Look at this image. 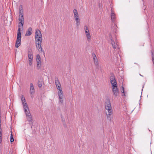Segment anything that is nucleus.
I'll return each instance as SVG.
<instances>
[{"mask_svg":"<svg viewBox=\"0 0 154 154\" xmlns=\"http://www.w3.org/2000/svg\"><path fill=\"white\" fill-rule=\"evenodd\" d=\"M21 40H18L17 39L16 42L15 43V47L16 48H18L21 45Z\"/></svg>","mask_w":154,"mask_h":154,"instance_id":"21","label":"nucleus"},{"mask_svg":"<svg viewBox=\"0 0 154 154\" xmlns=\"http://www.w3.org/2000/svg\"><path fill=\"white\" fill-rule=\"evenodd\" d=\"M30 92L31 94H33L35 92L34 88L32 83H31L30 84Z\"/></svg>","mask_w":154,"mask_h":154,"instance_id":"15","label":"nucleus"},{"mask_svg":"<svg viewBox=\"0 0 154 154\" xmlns=\"http://www.w3.org/2000/svg\"><path fill=\"white\" fill-rule=\"evenodd\" d=\"M74 18L76 22V25L77 26H79L80 24V20L78 11L76 9H74L73 10Z\"/></svg>","mask_w":154,"mask_h":154,"instance_id":"2","label":"nucleus"},{"mask_svg":"<svg viewBox=\"0 0 154 154\" xmlns=\"http://www.w3.org/2000/svg\"><path fill=\"white\" fill-rule=\"evenodd\" d=\"M19 15H20V16L22 15H23V10L19 11Z\"/></svg>","mask_w":154,"mask_h":154,"instance_id":"29","label":"nucleus"},{"mask_svg":"<svg viewBox=\"0 0 154 154\" xmlns=\"http://www.w3.org/2000/svg\"><path fill=\"white\" fill-rule=\"evenodd\" d=\"M110 80L112 87H116V82L112 74V75L110 77Z\"/></svg>","mask_w":154,"mask_h":154,"instance_id":"8","label":"nucleus"},{"mask_svg":"<svg viewBox=\"0 0 154 154\" xmlns=\"http://www.w3.org/2000/svg\"><path fill=\"white\" fill-rule=\"evenodd\" d=\"M21 100L23 105V109L26 114L27 120L29 122V124L32 125V116L30 113L25 98L23 95L22 96Z\"/></svg>","mask_w":154,"mask_h":154,"instance_id":"1","label":"nucleus"},{"mask_svg":"<svg viewBox=\"0 0 154 154\" xmlns=\"http://www.w3.org/2000/svg\"><path fill=\"white\" fill-rule=\"evenodd\" d=\"M43 83L42 80L41 79H39L38 82V86L39 88H41L42 87V84Z\"/></svg>","mask_w":154,"mask_h":154,"instance_id":"20","label":"nucleus"},{"mask_svg":"<svg viewBox=\"0 0 154 154\" xmlns=\"http://www.w3.org/2000/svg\"><path fill=\"white\" fill-rule=\"evenodd\" d=\"M1 113H0V122H1Z\"/></svg>","mask_w":154,"mask_h":154,"instance_id":"33","label":"nucleus"},{"mask_svg":"<svg viewBox=\"0 0 154 154\" xmlns=\"http://www.w3.org/2000/svg\"><path fill=\"white\" fill-rule=\"evenodd\" d=\"M35 39L36 41L35 43H42V37H35Z\"/></svg>","mask_w":154,"mask_h":154,"instance_id":"19","label":"nucleus"},{"mask_svg":"<svg viewBox=\"0 0 154 154\" xmlns=\"http://www.w3.org/2000/svg\"><path fill=\"white\" fill-rule=\"evenodd\" d=\"M105 108L106 109L108 108L112 107L110 101L109 99H107L106 100L105 102Z\"/></svg>","mask_w":154,"mask_h":154,"instance_id":"11","label":"nucleus"},{"mask_svg":"<svg viewBox=\"0 0 154 154\" xmlns=\"http://www.w3.org/2000/svg\"><path fill=\"white\" fill-rule=\"evenodd\" d=\"M56 87L57 88V89L60 91V89H61V85L60 84L58 85H56Z\"/></svg>","mask_w":154,"mask_h":154,"instance_id":"27","label":"nucleus"},{"mask_svg":"<svg viewBox=\"0 0 154 154\" xmlns=\"http://www.w3.org/2000/svg\"><path fill=\"white\" fill-rule=\"evenodd\" d=\"M55 84L56 85H58L59 84H60L58 78L57 77H56L55 79Z\"/></svg>","mask_w":154,"mask_h":154,"instance_id":"24","label":"nucleus"},{"mask_svg":"<svg viewBox=\"0 0 154 154\" xmlns=\"http://www.w3.org/2000/svg\"><path fill=\"white\" fill-rule=\"evenodd\" d=\"M41 44L42 43H35L36 47L39 52H43V53L44 54V55L45 52L42 49V48L41 46Z\"/></svg>","mask_w":154,"mask_h":154,"instance_id":"9","label":"nucleus"},{"mask_svg":"<svg viewBox=\"0 0 154 154\" xmlns=\"http://www.w3.org/2000/svg\"><path fill=\"white\" fill-rule=\"evenodd\" d=\"M28 57L29 58V64L30 66H31L32 64L33 55L31 50H30L28 51Z\"/></svg>","mask_w":154,"mask_h":154,"instance_id":"5","label":"nucleus"},{"mask_svg":"<svg viewBox=\"0 0 154 154\" xmlns=\"http://www.w3.org/2000/svg\"><path fill=\"white\" fill-rule=\"evenodd\" d=\"M122 90L121 91L122 93H123V95L125 96V91L124 90V88L122 86Z\"/></svg>","mask_w":154,"mask_h":154,"instance_id":"30","label":"nucleus"},{"mask_svg":"<svg viewBox=\"0 0 154 154\" xmlns=\"http://www.w3.org/2000/svg\"><path fill=\"white\" fill-rule=\"evenodd\" d=\"M92 55L93 59V60L94 62V64L96 66H98L99 64L98 61L97 60V58L96 57V56L94 53H92Z\"/></svg>","mask_w":154,"mask_h":154,"instance_id":"10","label":"nucleus"},{"mask_svg":"<svg viewBox=\"0 0 154 154\" xmlns=\"http://www.w3.org/2000/svg\"><path fill=\"white\" fill-rule=\"evenodd\" d=\"M112 90L115 96H117L119 95V91L117 86L116 87H112Z\"/></svg>","mask_w":154,"mask_h":154,"instance_id":"12","label":"nucleus"},{"mask_svg":"<svg viewBox=\"0 0 154 154\" xmlns=\"http://www.w3.org/2000/svg\"><path fill=\"white\" fill-rule=\"evenodd\" d=\"M109 38L111 41V44L113 48L114 49L117 48L119 50V46L117 41L116 40L115 42L114 40L113 39L112 36L110 34L109 35Z\"/></svg>","mask_w":154,"mask_h":154,"instance_id":"4","label":"nucleus"},{"mask_svg":"<svg viewBox=\"0 0 154 154\" xmlns=\"http://www.w3.org/2000/svg\"><path fill=\"white\" fill-rule=\"evenodd\" d=\"M114 27L113 26V27L112 28V29H113V31L115 33H116L117 31V29L116 28V27H117L116 25L114 24Z\"/></svg>","mask_w":154,"mask_h":154,"instance_id":"25","label":"nucleus"},{"mask_svg":"<svg viewBox=\"0 0 154 154\" xmlns=\"http://www.w3.org/2000/svg\"><path fill=\"white\" fill-rule=\"evenodd\" d=\"M111 17L112 22H114L116 20L115 14L113 11H112L111 14Z\"/></svg>","mask_w":154,"mask_h":154,"instance_id":"17","label":"nucleus"},{"mask_svg":"<svg viewBox=\"0 0 154 154\" xmlns=\"http://www.w3.org/2000/svg\"><path fill=\"white\" fill-rule=\"evenodd\" d=\"M19 22L18 23V28H23V25L24 23V20H19Z\"/></svg>","mask_w":154,"mask_h":154,"instance_id":"16","label":"nucleus"},{"mask_svg":"<svg viewBox=\"0 0 154 154\" xmlns=\"http://www.w3.org/2000/svg\"><path fill=\"white\" fill-rule=\"evenodd\" d=\"M84 28L88 40L90 41L91 39V36L89 32L88 27L86 26H84Z\"/></svg>","mask_w":154,"mask_h":154,"instance_id":"7","label":"nucleus"},{"mask_svg":"<svg viewBox=\"0 0 154 154\" xmlns=\"http://www.w3.org/2000/svg\"><path fill=\"white\" fill-rule=\"evenodd\" d=\"M105 109L107 110V112L106 113L107 118L108 120L111 121L112 118V115L113 113L112 107H109Z\"/></svg>","mask_w":154,"mask_h":154,"instance_id":"3","label":"nucleus"},{"mask_svg":"<svg viewBox=\"0 0 154 154\" xmlns=\"http://www.w3.org/2000/svg\"><path fill=\"white\" fill-rule=\"evenodd\" d=\"M20 28H18L17 34V40H21V33L20 32Z\"/></svg>","mask_w":154,"mask_h":154,"instance_id":"13","label":"nucleus"},{"mask_svg":"<svg viewBox=\"0 0 154 154\" xmlns=\"http://www.w3.org/2000/svg\"><path fill=\"white\" fill-rule=\"evenodd\" d=\"M19 10V11L23 10V7H22V5H20Z\"/></svg>","mask_w":154,"mask_h":154,"instance_id":"31","label":"nucleus"},{"mask_svg":"<svg viewBox=\"0 0 154 154\" xmlns=\"http://www.w3.org/2000/svg\"><path fill=\"white\" fill-rule=\"evenodd\" d=\"M21 19V20H24L23 15H22L20 16L19 15V20Z\"/></svg>","mask_w":154,"mask_h":154,"instance_id":"28","label":"nucleus"},{"mask_svg":"<svg viewBox=\"0 0 154 154\" xmlns=\"http://www.w3.org/2000/svg\"><path fill=\"white\" fill-rule=\"evenodd\" d=\"M36 59L37 63V66L38 69H39L41 66V59L39 54L37 55Z\"/></svg>","mask_w":154,"mask_h":154,"instance_id":"6","label":"nucleus"},{"mask_svg":"<svg viewBox=\"0 0 154 154\" xmlns=\"http://www.w3.org/2000/svg\"><path fill=\"white\" fill-rule=\"evenodd\" d=\"M60 102L61 103H62L63 102V98H62V99H60Z\"/></svg>","mask_w":154,"mask_h":154,"instance_id":"32","label":"nucleus"},{"mask_svg":"<svg viewBox=\"0 0 154 154\" xmlns=\"http://www.w3.org/2000/svg\"><path fill=\"white\" fill-rule=\"evenodd\" d=\"M32 33V29L31 27H29L26 31L25 35L26 36H29Z\"/></svg>","mask_w":154,"mask_h":154,"instance_id":"14","label":"nucleus"},{"mask_svg":"<svg viewBox=\"0 0 154 154\" xmlns=\"http://www.w3.org/2000/svg\"><path fill=\"white\" fill-rule=\"evenodd\" d=\"M14 140V138L13 136V135L12 133H11L10 138V141L11 142H13Z\"/></svg>","mask_w":154,"mask_h":154,"instance_id":"26","label":"nucleus"},{"mask_svg":"<svg viewBox=\"0 0 154 154\" xmlns=\"http://www.w3.org/2000/svg\"><path fill=\"white\" fill-rule=\"evenodd\" d=\"M42 37V35L41 32L38 29L36 30L35 37Z\"/></svg>","mask_w":154,"mask_h":154,"instance_id":"18","label":"nucleus"},{"mask_svg":"<svg viewBox=\"0 0 154 154\" xmlns=\"http://www.w3.org/2000/svg\"><path fill=\"white\" fill-rule=\"evenodd\" d=\"M1 122H0V143L2 142V129L1 127Z\"/></svg>","mask_w":154,"mask_h":154,"instance_id":"23","label":"nucleus"},{"mask_svg":"<svg viewBox=\"0 0 154 154\" xmlns=\"http://www.w3.org/2000/svg\"><path fill=\"white\" fill-rule=\"evenodd\" d=\"M140 76H141L143 77V76L142 75H141L140 74Z\"/></svg>","mask_w":154,"mask_h":154,"instance_id":"34","label":"nucleus"},{"mask_svg":"<svg viewBox=\"0 0 154 154\" xmlns=\"http://www.w3.org/2000/svg\"><path fill=\"white\" fill-rule=\"evenodd\" d=\"M60 90L59 91V92L58 93V96L59 97V99H62L63 98V91L62 90V89H60Z\"/></svg>","mask_w":154,"mask_h":154,"instance_id":"22","label":"nucleus"}]
</instances>
